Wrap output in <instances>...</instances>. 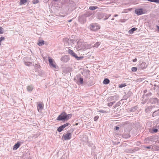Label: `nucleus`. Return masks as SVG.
<instances>
[{
	"label": "nucleus",
	"instance_id": "obj_1",
	"mask_svg": "<svg viewBox=\"0 0 159 159\" xmlns=\"http://www.w3.org/2000/svg\"><path fill=\"white\" fill-rule=\"evenodd\" d=\"M72 114H70L67 115L65 112L62 113L57 117V120H67L70 119L72 116Z\"/></svg>",
	"mask_w": 159,
	"mask_h": 159
},
{
	"label": "nucleus",
	"instance_id": "obj_2",
	"mask_svg": "<svg viewBox=\"0 0 159 159\" xmlns=\"http://www.w3.org/2000/svg\"><path fill=\"white\" fill-rule=\"evenodd\" d=\"M68 52L69 54L75 58L76 59L78 60H80L83 57H78L77 56L76 54L71 49H69L68 50Z\"/></svg>",
	"mask_w": 159,
	"mask_h": 159
},
{
	"label": "nucleus",
	"instance_id": "obj_3",
	"mask_svg": "<svg viewBox=\"0 0 159 159\" xmlns=\"http://www.w3.org/2000/svg\"><path fill=\"white\" fill-rule=\"evenodd\" d=\"M92 14V13L91 12H90L89 11L87 12H86V13L85 15V16H84V15L82 16H81V17H80V18L79 19V20L80 21H81L82 19H83V21L82 22L84 23L86 21L85 17H87H87L89 16H91Z\"/></svg>",
	"mask_w": 159,
	"mask_h": 159
},
{
	"label": "nucleus",
	"instance_id": "obj_4",
	"mask_svg": "<svg viewBox=\"0 0 159 159\" xmlns=\"http://www.w3.org/2000/svg\"><path fill=\"white\" fill-rule=\"evenodd\" d=\"M90 26V29L94 31L98 30L100 28V26L97 24H92Z\"/></svg>",
	"mask_w": 159,
	"mask_h": 159
},
{
	"label": "nucleus",
	"instance_id": "obj_5",
	"mask_svg": "<svg viewBox=\"0 0 159 159\" xmlns=\"http://www.w3.org/2000/svg\"><path fill=\"white\" fill-rule=\"evenodd\" d=\"M62 138H64V140H69L71 138V134L70 133L64 134L62 136Z\"/></svg>",
	"mask_w": 159,
	"mask_h": 159
},
{
	"label": "nucleus",
	"instance_id": "obj_6",
	"mask_svg": "<svg viewBox=\"0 0 159 159\" xmlns=\"http://www.w3.org/2000/svg\"><path fill=\"white\" fill-rule=\"evenodd\" d=\"M48 61L49 63V65L50 66H52V67L54 68H56V65H55V63H54L52 59L50 58V57H48Z\"/></svg>",
	"mask_w": 159,
	"mask_h": 159
},
{
	"label": "nucleus",
	"instance_id": "obj_7",
	"mask_svg": "<svg viewBox=\"0 0 159 159\" xmlns=\"http://www.w3.org/2000/svg\"><path fill=\"white\" fill-rule=\"evenodd\" d=\"M135 11V13L138 15H140L143 14V11L141 9H136Z\"/></svg>",
	"mask_w": 159,
	"mask_h": 159
},
{
	"label": "nucleus",
	"instance_id": "obj_8",
	"mask_svg": "<svg viewBox=\"0 0 159 159\" xmlns=\"http://www.w3.org/2000/svg\"><path fill=\"white\" fill-rule=\"evenodd\" d=\"M34 88V86L32 85H30L27 87V90L29 92H31L33 90Z\"/></svg>",
	"mask_w": 159,
	"mask_h": 159
},
{
	"label": "nucleus",
	"instance_id": "obj_9",
	"mask_svg": "<svg viewBox=\"0 0 159 159\" xmlns=\"http://www.w3.org/2000/svg\"><path fill=\"white\" fill-rule=\"evenodd\" d=\"M158 99L157 98H152L150 99V101L152 103H156L158 102Z\"/></svg>",
	"mask_w": 159,
	"mask_h": 159
},
{
	"label": "nucleus",
	"instance_id": "obj_10",
	"mask_svg": "<svg viewBox=\"0 0 159 159\" xmlns=\"http://www.w3.org/2000/svg\"><path fill=\"white\" fill-rule=\"evenodd\" d=\"M43 104L41 103H39L38 106V110L39 112H40L43 109Z\"/></svg>",
	"mask_w": 159,
	"mask_h": 159
},
{
	"label": "nucleus",
	"instance_id": "obj_11",
	"mask_svg": "<svg viewBox=\"0 0 159 159\" xmlns=\"http://www.w3.org/2000/svg\"><path fill=\"white\" fill-rule=\"evenodd\" d=\"M111 16V15L110 14H107L106 13H103V18L104 20H106L109 17Z\"/></svg>",
	"mask_w": 159,
	"mask_h": 159
},
{
	"label": "nucleus",
	"instance_id": "obj_12",
	"mask_svg": "<svg viewBox=\"0 0 159 159\" xmlns=\"http://www.w3.org/2000/svg\"><path fill=\"white\" fill-rule=\"evenodd\" d=\"M103 14L102 13H97V18L99 19H101L103 18Z\"/></svg>",
	"mask_w": 159,
	"mask_h": 159
},
{
	"label": "nucleus",
	"instance_id": "obj_13",
	"mask_svg": "<svg viewBox=\"0 0 159 159\" xmlns=\"http://www.w3.org/2000/svg\"><path fill=\"white\" fill-rule=\"evenodd\" d=\"M158 129L153 128L150 129L149 130L150 132L152 134H154L157 133L158 132Z\"/></svg>",
	"mask_w": 159,
	"mask_h": 159
},
{
	"label": "nucleus",
	"instance_id": "obj_14",
	"mask_svg": "<svg viewBox=\"0 0 159 159\" xmlns=\"http://www.w3.org/2000/svg\"><path fill=\"white\" fill-rule=\"evenodd\" d=\"M20 145V143H17L13 147V149L14 150H16L18 148Z\"/></svg>",
	"mask_w": 159,
	"mask_h": 159
},
{
	"label": "nucleus",
	"instance_id": "obj_15",
	"mask_svg": "<svg viewBox=\"0 0 159 159\" xmlns=\"http://www.w3.org/2000/svg\"><path fill=\"white\" fill-rule=\"evenodd\" d=\"M146 65L145 62H142L140 65V68H141L142 69H143L145 68L146 67Z\"/></svg>",
	"mask_w": 159,
	"mask_h": 159
},
{
	"label": "nucleus",
	"instance_id": "obj_16",
	"mask_svg": "<svg viewBox=\"0 0 159 159\" xmlns=\"http://www.w3.org/2000/svg\"><path fill=\"white\" fill-rule=\"evenodd\" d=\"M159 114V109L155 111L152 114V116L153 117L154 116H156L157 115Z\"/></svg>",
	"mask_w": 159,
	"mask_h": 159
},
{
	"label": "nucleus",
	"instance_id": "obj_17",
	"mask_svg": "<svg viewBox=\"0 0 159 159\" xmlns=\"http://www.w3.org/2000/svg\"><path fill=\"white\" fill-rule=\"evenodd\" d=\"M111 98L112 100L117 101L119 97L118 95H116L114 96H111Z\"/></svg>",
	"mask_w": 159,
	"mask_h": 159
},
{
	"label": "nucleus",
	"instance_id": "obj_18",
	"mask_svg": "<svg viewBox=\"0 0 159 159\" xmlns=\"http://www.w3.org/2000/svg\"><path fill=\"white\" fill-rule=\"evenodd\" d=\"M110 82V80L108 79H105L103 81V84H108Z\"/></svg>",
	"mask_w": 159,
	"mask_h": 159
},
{
	"label": "nucleus",
	"instance_id": "obj_19",
	"mask_svg": "<svg viewBox=\"0 0 159 159\" xmlns=\"http://www.w3.org/2000/svg\"><path fill=\"white\" fill-rule=\"evenodd\" d=\"M136 30V28H133L129 31V32L130 34H132L133 33L134 31Z\"/></svg>",
	"mask_w": 159,
	"mask_h": 159
},
{
	"label": "nucleus",
	"instance_id": "obj_20",
	"mask_svg": "<svg viewBox=\"0 0 159 159\" xmlns=\"http://www.w3.org/2000/svg\"><path fill=\"white\" fill-rule=\"evenodd\" d=\"M98 8V7L95 6H90L89 7V9L91 10H94Z\"/></svg>",
	"mask_w": 159,
	"mask_h": 159
},
{
	"label": "nucleus",
	"instance_id": "obj_21",
	"mask_svg": "<svg viewBox=\"0 0 159 159\" xmlns=\"http://www.w3.org/2000/svg\"><path fill=\"white\" fill-rule=\"evenodd\" d=\"M63 129H64L61 126L58 128L57 129V131L59 132H61L63 130Z\"/></svg>",
	"mask_w": 159,
	"mask_h": 159
},
{
	"label": "nucleus",
	"instance_id": "obj_22",
	"mask_svg": "<svg viewBox=\"0 0 159 159\" xmlns=\"http://www.w3.org/2000/svg\"><path fill=\"white\" fill-rule=\"evenodd\" d=\"M27 2V0H20V4L22 5L25 3Z\"/></svg>",
	"mask_w": 159,
	"mask_h": 159
},
{
	"label": "nucleus",
	"instance_id": "obj_23",
	"mask_svg": "<svg viewBox=\"0 0 159 159\" xmlns=\"http://www.w3.org/2000/svg\"><path fill=\"white\" fill-rule=\"evenodd\" d=\"M70 125V123H66V124H64V125H61L62 127L63 128H65L66 127L68 126L69 125Z\"/></svg>",
	"mask_w": 159,
	"mask_h": 159
},
{
	"label": "nucleus",
	"instance_id": "obj_24",
	"mask_svg": "<svg viewBox=\"0 0 159 159\" xmlns=\"http://www.w3.org/2000/svg\"><path fill=\"white\" fill-rule=\"evenodd\" d=\"M148 1L159 3V0H148Z\"/></svg>",
	"mask_w": 159,
	"mask_h": 159
},
{
	"label": "nucleus",
	"instance_id": "obj_25",
	"mask_svg": "<svg viewBox=\"0 0 159 159\" xmlns=\"http://www.w3.org/2000/svg\"><path fill=\"white\" fill-rule=\"evenodd\" d=\"M44 44V41H42L41 42H39L38 43V45L39 46H42Z\"/></svg>",
	"mask_w": 159,
	"mask_h": 159
},
{
	"label": "nucleus",
	"instance_id": "obj_26",
	"mask_svg": "<svg viewBox=\"0 0 159 159\" xmlns=\"http://www.w3.org/2000/svg\"><path fill=\"white\" fill-rule=\"evenodd\" d=\"M79 80L80 84H82L83 83V79L82 78L80 77Z\"/></svg>",
	"mask_w": 159,
	"mask_h": 159
},
{
	"label": "nucleus",
	"instance_id": "obj_27",
	"mask_svg": "<svg viewBox=\"0 0 159 159\" xmlns=\"http://www.w3.org/2000/svg\"><path fill=\"white\" fill-rule=\"evenodd\" d=\"M32 64V63H31L30 62H25V65L26 66H30V65Z\"/></svg>",
	"mask_w": 159,
	"mask_h": 159
},
{
	"label": "nucleus",
	"instance_id": "obj_28",
	"mask_svg": "<svg viewBox=\"0 0 159 159\" xmlns=\"http://www.w3.org/2000/svg\"><path fill=\"white\" fill-rule=\"evenodd\" d=\"M100 43L99 42H98L96 43L94 45V47L98 48V46L100 45Z\"/></svg>",
	"mask_w": 159,
	"mask_h": 159
},
{
	"label": "nucleus",
	"instance_id": "obj_29",
	"mask_svg": "<svg viewBox=\"0 0 159 159\" xmlns=\"http://www.w3.org/2000/svg\"><path fill=\"white\" fill-rule=\"evenodd\" d=\"M131 70L133 72H135L137 71V68L136 67H133L131 68Z\"/></svg>",
	"mask_w": 159,
	"mask_h": 159
},
{
	"label": "nucleus",
	"instance_id": "obj_30",
	"mask_svg": "<svg viewBox=\"0 0 159 159\" xmlns=\"http://www.w3.org/2000/svg\"><path fill=\"white\" fill-rule=\"evenodd\" d=\"M126 86V85L125 84H121L120 85H119V87L120 88H121L122 87H125Z\"/></svg>",
	"mask_w": 159,
	"mask_h": 159
},
{
	"label": "nucleus",
	"instance_id": "obj_31",
	"mask_svg": "<svg viewBox=\"0 0 159 159\" xmlns=\"http://www.w3.org/2000/svg\"><path fill=\"white\" fill-rule=\"evenodd\" d=\"M5 39V38L4 37H1L0 38V42L1 43V42L2 41H4Z\"/></svg>",
	"mask_w": 159,
	"mask_h": 159
},
{
	"label": "nucleus",
	"instance_id": "obj_32",
	"mask_svg": "<svg viewBox=\"0 0 159 159\" xmlns=\"http://www.w3.org/2000/svg\"><path fill=\"white\" fill-rule=\"evenodd\" d=\"M39 2V0H34L33 1V3L34 4H35L36 3H37Z\"/></svg>",
	"mask_w": 159,
	"mask_h": 159
},
{
	"label": "nucleus",
	"instance_id": "obj_33",
	"mask_svg": "<svg viewBox=\"0 0 159 159\" xmlns=\"http://www.w3.org/2000/svg\"><path fill=\"white\" fill-rule=\"evenodd\" d=\"M3 28L0 27V34H3Z\"/></svg>",
	"mask_w": 159,
	"mask_h": 159
},
{
	"label": "nucleus",
	"instance_id": "obj_34",
	"mask_svg": "<svg viewBox=\"0 0 159 159\" xmlns=\"http://www.w3.org/2000/svg\"><path fill=\"white\" fill-rule=\"evenodd\" d=\"M99 116H95L94 118V120L95 121H96L98 118Z\"/></svg>",
	"mask_w": 159,
	"mask_h": 159
},
{
	"label": "nucleus",
	"instance_id": "obj_35",
	"mask_svg": "<svg viewBox=\"0 0 159 159\" xmlns=\"http://www.w3.org/2000/svg\"><path fill=\"white\" fill-rule=\"evenodd\" d=\"M107 105L109 107L112 106V103H111V102L108 103L107 104Z\"/></svg>",
	"mask_w": 159,
	"mask_h": 159
},
{
	"label": "nucleus",
	"instance_id": "obj_36",
	"mask_svg": "<svg viewBox=\"0 0 159 159\" xmlns=\"http://www.w3.org/2000/svg\"><path fill=\"white\" fill-rule=\"evenodd\" d=\"M99 112H102L103 113H105V111L103 110H101L99 111Z\"/></svg>",
	"mask_w": 159,
	"mask_h": 159
},
{
	"label": "nucleus",
	"instance_id": "obj_37",
	"mask_svg": "<svg viewBox=\"0 0 159 159\" xmlns=\"http://www.w3.org/2000/svg\"><path fill=\"white\" fill-rule=\"evenodd\" d=\"M60 159H65V155H63Z\"/></svg>",
	"mask_w": 159,
	"mask_h": 159
},
{
	"label": "nucleus",
	"instance_id": "obj_38",
	"mask_svg": "<svg viewBox=\"0 0 159 159\" xmlns=\"http://www.w3.org/2000/svg\"><path fill=\"white\" fill-rule=\"evenodd\" d=\"M137 61V59L135 58L133 60V61L134 62H135Z\"/></svg>",
	"mask_w": 159,
	"mask_h": 159
},
{
	"label": "nucleus",
	"instance_id": "obj_39",
	"mask_svg": "<svg viewBox=\"0 0 159 159\" xmlns=\"http://www.w3.org/2000/svg\"><path fill=\"white\" fill-rule=\"evenodd\" d=\"M116 130H118L119 129V127L118 126H116Z\"/></svg>",
	"mask_w": 159,
	"mask_h": 159
},
{
	"label": "nucleus",
	"instance_id": "obj_40",
	"mask_svg": "<svg viewBox=\"0 0 159 159\" xmlns=\"http://www.w3.org/2000/svg\"><path fill=\"white\" fill-rule=\"evenodd\" d=\"M146 148H148V149H150L151 148V147L150 146H148V147H146Z\"/></svg>",
	"mask_w": 159,
	"mask_h": 159
},
{
	"label": "nucleus",
	"instance_id": "obj_41",
	"mask_svg": "<svg viewBox=\"0 0 159 159\" xmlns=\"http://www.w3.org/2000/svg\"><path fill=\"white\" fill-rule=\"evenodd\" d=\"M111 103H112V105L115 102V101L112 102H111Z\"/></svg>",
	"mask_w": 159,
	"mask_h": 159
},
{
	"label": "nucleus",
	"instance_id": "obj_42",
	"mask_svg": "<svg viewBox=\"0 0 159 159\" xmlns=\"http://www.w3.org/2000/svg\"><path fill=\"white\" fill-rule=\"evenodd\" d=\"M118 16V15L117 14H116L114 16V17H116Z\"/></svg>",
	"mask_w": 159,
	"mask_h": 159
},
{
	"label": "nucleus",
	"instance_id": "obj_43",
	"mask_svg": "<svg viewBox=\"0 0 159 159\" xmlns=\"http://www.w3.org/2000/svg\"><path fill=\"white\" fill-rule=\"evenodd\" d=\"M157 28L158 30H159V26H158L157 25Z\"/></svg>",
	"mask_w": 159,
	"mask_h": 159
},
{
	"label": "nucleus",
	"instance_id": "obj_44",
	"mask_svg": "<svg viewBox=\"0 0 159 159\" xmlns=\"http://www.w3.org/2000/svg\"><path fill=\"white\" fill-rule=\"evenodd\" d=\"M141 103L143 104H144L145 103V102H141Z\"/></svg>",
	"mask_w": 159,
	"mask_h": 159
},
{
	"label": "nucleus",
	"instance_id": "obj_45",
	"mask_svg": "<svg viewBox=\"0 0 159 159\" xmlns=\"http://www.w3.org/2000/svg\"><path fill=\"white\" fill-rule=\"evenodd\" d=\"M72 20H69L68 21H69V22H71L72 21Z\"/></svg>",
	"mask_w": 159,
	"mask_h": 159
},
{
	"label": "nucleus",
	"instance_id": "obj_46",
	"mask_svg": "<svg viewBox=\"0 0 159 159\" xmlns=\"http://www.w3.org/2000/svg\"><path fill=\"white\" fill-rule=\"evenodd\" d=\"M114 18H112L111 19V20H114Z\"/></svg>",
	"mask_w": 159,
	"mask_h": 159
},
{
	"label": "nucleus",
	"instance_id": "obj_47",
	"mask_svg": "<svg viewBox=\"0 0 159 159\" xmlns=\"http://www.w3.org/2000/svg\"><path fill=\"white\" fill-rule=\"evenodd\" d=\"M147 110H148V109H146V111H147Z\"/></svg>",
	"mask_w": 159,
	"mask_h": 159
},
{
	"label": "nucleus",
	"instance_id": "obj_48",
	"mask_svg": "<svg viewBox=\"0 0 159 159\" xmlns=\"http://www.w3.org/2000/svg\"><path fill=\"white\" fill-rule=\"evenodd\" d=\"M54 0V1H57V0Z\"/></svg>",
	"mask_w": 159,
	"mask_h": 159
},
{
	"label": "nucleus",
	"instance_id": "obj_49",
	"mask_svg": "<svg viewBox=\"0 0 159 159\" xmlns=\"http://www.w3.org/2000/svg\"><path fill=\"white\" fill-rule=\"evenodd\" d=\"M133 111V109H132L131 110V111Z\"/></svg>",
	"mask_w": 159,
	"mask_h": 159
},
{
	"label": "nucleus",
	"instance_id": "obj_50",
	"mask_svg": "<svg viewBox=\"0 0 159 159\" xmlns=\"http://www.w3.org/2000/svg\"><path fill=\"white\" fill-rule=\"evenodd\" d=\"M158 143H159V141L158 142Z\"/></svg>",
	"mask_w": 159,
	"mask_h": 159
}]
</instances>
